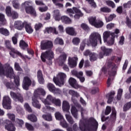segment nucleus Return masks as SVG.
I'll list each match as a JSON object with an SVG mask.
<instances>
[{"label":"nucleus","instance_id":"1","mask_svg":"<svg viewBox=\"0 0 131 131\" xmlns=\"http://www.w3.org/2000/svg\"><path fill=\"white\" fill-rule=\"evenodd\" d=\"M81 110V114L82 116V119L79 122V128L82 131H88V130H97L98 128V122L94 119L91 118L89 121L83 118V113L85 112V110H83L82 107H79Z\"/></svg>","mask_w":131,"mask_h":131},{"label":"nucleus","instance_id":"2","mask_svg":"<svg viewBox=\"0 0 131 131\" xmlns=\"http://www.w3.org/2000/svg\"><path fill=\"white\" fill-rule=\"evenodd\" d=\"M5 75L9 78H14V82L16 86L20 85V77L19 76H15L13 68L9 63L3 65L0 62V76Z\"/></svg>","mask_w":131,"mask_h":131},{"label":"nucleus","instance_id":"3","mask_svg":"<svg viewBox=\"0 0 131 131\" xmlns=\"http://www.w3.org/2000/svg\"><path fill=\"white\" fill-rule=\"evenodd\" d=\"M107 69H108L110 71V76L107 79V86H110V85L111 84V80H112L113 79L111 75L112 76H115V75H116V72L117 71V65L115 64V63L112 61H110L107 64V69L103 67L102 68V71L105 72Z\"/></svg>","mask_w":131,"mask_h":131},{"label":"nucleus","instance_id":"4","mask_svg":"<svg viewBox=\"0 0 131 131\" xmlns=\"http://www.w3.org/2000/svg\"><path fill=\"white\" fill-rule=\"evenodd\" d=\"M46 95V91L41 89L39 88L35 91L34 93V96L32 97V105L35 108H37V109H40V104L37 101V98H39L40 96H45Z\"/></svg>","mask_w":131,"mask_h":131},{"label":"nucleus","instance_id":"5","mask_svg":"<svg viewBox=\"0 0 131 131\" xmlns=\"http://www.w3.org/2000/svg\"><path fill=\"white\" fill-rule=\"evenodd\" d=\"M98 41H99L101 45L102 44V37L101 36V34L98 32L92 33L90 36L88 45H91L92 47H96Z\"/></svg>","mask_w":131,"mask_h":131},{"label":"nucleus","instance_id":"6","mask_svg":"<svg viewBox=\"0 0 131 131\" xmlns=\"http://www.w3.org/2000/svg\"><path fill=\"white\" fill-rule=\"evenodd\" d=\"M66 74L64 73H59L56 77L53 78V81L58 86H63L66 81Z\"/></svg>","mask_w":131,"mask_h":131},{"label":"nucleus","instance_id":"7","mask_svg":"<svg viewBox=\"0 0 131 131\" xmlns=\"http://www.w3.org/2000/svg\"><path fill=\"white\" fill-rule=\"evenodd\" d=\"M54 100L55 98L53 97V96H52L51 95H48L45 100L42 99V102H43L45 105H46L45 107H44L42 110L43 112H47V110H50V111H54V110H55V108L47 105H52Z\"/></svg>","mask_w":131,"mask_h":131},{"label":"nucleus","instance_id":"8","mask_svg":"<svg viewBox=\"0 0 131 131\" xmlns=\"http://www.w3.org/2000/svg\"><path fill=\"white\" fill-rule=\"evenodd\" d=\"M66 13L68 14L70 17H73V15L75 14V19H79V17H82V16H83V14L81 13V11L76 7L68 9L66 11Z\"/></svg>","mask_w":131,"mask_h":131},{"label":"nucleus","instance_id":"9","mask_svg":"<svg viewBox=\"0 0 131 131\" xmlns=\"http://www.w3.org/2000/svg\"><path fill=\"white\" fill-rule=\"evenodd\" d=\"M41 59L42 62H46V60H48L50 61L49 62V65L52 64V60L54 59V52L52 50H48L45 52H43L41 55Z\"/></svg>","mask_w":131,"mask_h":131},{"label":"nucleus","instance_id":"10","mask_svg":"<svg viewBox=\"0 0 131 131\" xmlns=\"http://www.w3.org/2000/svg\"><path fill=\"white\" fill-rule=\"evenodd\" d=\"M31 2L29 1H26L25 3H23L21 4L22 7H25L26 8V12L27 13V14H30L32 15V16H34V17H36V12L32 8V7L30 6L28 7L29 6H30L31 5Z\"/></svg>","mask_w":131,"mask_h":131},{"label":"nucleus","instance_id":"11","mask_svg":"<svg viewBox=\"0 0 131 131\" xmlns=\"http://www.w3.org/2000/svg\"><path fill=\"white\" fill-rule=\"evenodd\" d=\"M5 45L7 49L11 50V52H10V54L11 56H12L13 58H15L17 55H18L20 57H21V58H24V56H23V55H22V54L20 53V52L15 50V49L12 48V47L11 46V43L9 40H6Z\"/></svg>","mask_w":131,"mask_h":131},{"label":"nucleus","instance_id":"12","mask_svg":"<svg viewBox=\"0 0 131 131\" xmlns=\"http://www.w3.org/2000/svg\"><path fill=\"white\" fill-rule=\"evenodd\" d=\"M55 117L56 120H60V124L62 127H68V123L65 121L64 117L61 114V113L57 112L55 113Z\"/></svg>","mask_w":131,"mask_h":131},{"label":"nucleus","instance_id":"13","mask_svg":"<svg viewBox=\"0 0 131 131\" xmlns=\"http://www.w3.org/2000/svg\"><path fill=\"white\" fill-rule=\"evenodd\" d=\"M30 85H31V79L28 76L24 77L22 83L23 89L27 91Z\"/></svg>","mask_w":131,"mask_h":131},{"label":"nucleus","instance_id":"14","mask_svg":"<svg viewBox=\"0 0 131 131\" xmlns=\"http://www.w3.org/2000/svg\"><path fill=\"white\" fill-rule=\"evenodd\" d=\"M11 98L8 96H5L3 97V106L5 109H11Z\"/></svg>","mask_w":131,"mask_h":131},{"label":"nucleus","instance_id":"15","mask_svg":"<svg viewBox=\"0 0 131 131\" xmlns=\"http://www.w3.org/2000/svg\"><path fill=\"white\" fill-rule=\"evenodd\" d=\"M101 52L99 53V57L102 59L104 56H108L112 53V49H107L106 47L102 46L101 48Z\"/></svg>","mask_w":131,"mask_h":131},{"label":"nucleus","instance_id":"16","mask_svg":"<svg viewBox=\"0 0 131 131\" xmlns=\"http://www.w3.org/2000/svg\"><path fill=\"white\" fill-rule=\"evenodd\" d=\"M69 94L72 95V102L76 106H77V105H78V103H77V100L76 99H77V98L79 97V94L73 90H70Z\"/></svg>","mask_w":131,"mask_h":131},{"label":"nucleus","instance_id":"17","mask_svg":"<svg viewBox=\"0 0 131 131\" xmlns=\"http://www.w3.org/2000/svg\"><path fill=\"white\" fill-rule=\"evenodd\" d=\"M119 33V30L116 29L115 30V34L114 36H112L110 38L107 39L105 43H106L108 46H113L114 45V42L115 41V37H117V34Z\"/></svg>","mask_w":131,"mask_h":131},{"label":"nucleus","instance_id":"18","mask_svg":"<svg viewBox=\"0 0 131 131\" xmlns=\"http://www.w3.org/2000/svg\"><path fill=\"white\" fill-rule=\"evenodd\" d=\"M4 125L5 126V129L8 131H15L16 130V127L11 123V121L9 120H6L4 121Z\"/></svg>","mask_w":131,"mask_h":131},{"label":"nucleus","instance_id":"19","mask_svg":"<svg viewBox=\"0 0 131 131\" xmlns=\"http://www.w3.org/2000/svg\"><path fill=\"white\" fill-rule=\"evenodd\" d=\"M68 64L70 68H74L77 65V58L69 57L68 58Z\"/></svg>","mask_w":131,"mask_h":131},{"label":"nucleus","instance_id":"20","mask_svg":"<svg viewBox=\"0 0 131 131\" xmlns=\"http://www.w3.org/2000/svg\"><path fill=\"white\" fill-rule=\"evenodd\" d=\"M10 96L12 99H13L14 101H15L17 102L18 101L19 102H23V97H22V96H21V94L17 93L16 94V93L13 92H10Z\"/></svg>","mask_w":131,"mask_h":131},{"label":"nucleus","instance_id":"21","mask_svg":"<svg viewBox=\"0 0 131 131\" xmlns=\"http://www.w3.org/2000/svg\"><path fill=\"white\" fill-rule=\"evenodd\" d=\"M53 47V42L51 41H43L41 42V49L47 50Z\"/></svg>","mask_w":131,"mask_h":131},{"label":"nucleus","instance_id":"22","mask_svg":"<svg viewBox=\"0 0 131 131\" xmlns=\"http://www.w3.org/2000/svg\"><path fill=\"white\" fill-rule=\"evenodd\" d=\"M14 28L17 30H22L25 26V21L22 22L20 20H16L14 22Z\"/></svg>","mask_w":131,"mask_h":131},{"label":"nucleus","instance_id":"23","mask_svg":"<svg viewBox=\"0 0 131 131\" xmlns=\"http://www.w3.org/2000/svg\"><path fill=\"white\" fill-rule=\"evenodd\" d=\"M69 82L70 85L74 88V89H81L82 88V86L77 83L76 80L74 78H70L69 80Z\"/></svg>","mask_w":131,"mask_h":131},{"label":"nucleus","instance_id":"24","mask_svg":"<svg viewBox=\"0 0 131 131\" xmlns=\"http://www.w3.org/2000/svg\"><path fill=\"white\" fill-rule=\"evenodd\" d=\"M115 34V32L111 33L110 31H105L103 33V39L104 42H106L107 41V39L110 37V35H111V37L114 36V35Z\"/></svg>","mask_w":131,"mask_h":131},{"label":"nucleus","instance_id":"25","mask_svg":"<svg viewBox=\"0 0 131 131\" xmlns=\"http://www.w3.org/2000/svg\"><path fill=\"white\" fill-rule=\"evenodd\" d=\"M66 32L69 34V35H72L74 36L77 34L76 31H75V29L72 27H68L66 29Z\"/></svg>","mask_w":131,"mask_h":131},{"label":"nucleus","instance_id":"26","mask_svg":"<svg viewBox=\"0 0 131 131\" xmlns=\"http://www.w3.org/2000/svg\"><path fill=\"white\" fill-rule=\"evenodd\" d=\"M25 26L26 32L29 34L33 32V29L31 27V25L28 23L27 21H25Z\"/></svg>","mask_w":131,"mask_h":131},{"label":"nucleus","instance_id":"27","mask_svg":"<svg viewBox=\"0 0 131 131\" xmlns=\"http://www.w3.org/2000/svg\"><path fill=\"white\" fill-rule=\"evenodd\" d=\"M70 109V104L69 102L66 100H64L62 102V110L64 112H69Z\"/></svg>","mask_w":131,"mask_h":131},{"label":"nucleus","instance_id":"28","mask_svg":"<svg viewBox=\"0 0 131 131\" xmlns=\"http://www.w3.org/2000/svg\"><path fill=\"white\" fill-rule=\"evenodd\" d=\"M115 95V92L112 91L111 93L106 95V98L108 99L107 103L110 104L113 101V98Z\"/></svg>","mask_w":131,"mask_h":131},{"label":"nucleus","instance_id":"29","mask_svg":"<svg viewBox=\"0 0 131 131\" xmlns=\"http://www.w3.org/2000/svg\"><path fill=\"white\" fill-rule=\"evenodd\" d=\"M60 11L58 10H55L54 11L53 17L56 21H60Z\"/></svg>","mask_w":131,"mask_h":131},{"label":"nucleus","instance_id":"30","mask_svg":"<svg viewBox=\"0 0 131 131\" xmlns=\"http://www.w3.org/2000/svg\"><path fill=\"white\" fill-rule=\"evenodd\" d=\"M62 22L66 24H71L72 21L67 16H62L61 18Z\"/></svg>","mask_w":131,"mask_h":131},{"label":"nucleus","instance_id":"31","mask_svg":"<svg viewBox=\"0 0 131 131\" xmlns=\"http://www.w3.org/2000/svg\"><path fill=\"white\" fill-rule=\"evenodd\" d=\"M71 113L74 118L77 119L78 118V114H77V110L75 106H72L71 110Z\"/></svg>","mask_w":131,"mask_h":131},{"label":"nucleus","instance_id":"32","mask_svg":"<svg viewBox=\"0 0 131 131\" xmlns=\"http://www.w3.org/2000/svg\"><path fill=\"white\" fill-rule=\"evenodd\" d=\"M67 58V55L65 53H62L58 58V61L59 63H61L62 62V63L65 62L66 60V59Z\"/></svg>","mask_w":131,"mask_h":131},{"label":"nucleus","instance_id":"33","mask_svg":"<svg viewBox=\"0 0 131 131\" xmlns=\"http://www.w3.org/2000/svg\"><path fill=\"white\" fill-rule=\"evenodd\" d=\"M66 118L67 121L70 124H73V123H74V120H73V118H72V117H71V116L70 115V114H66Z\"/></svg>","mask_w":131,"mask_h":131},{"label":"nucleus","instance_id":"34","mask_svg":"<svg viewBox=\"0 0 131 131\" xmlns=\"http://www.w3.org/2000/svg\"><path fill=\"white\" fill-rule=\"evenodd\" d=\"M0 33H1V34H3V35H5V36H8V35L10 34L9 30L4 28H0Z\"/></svg>","mask_w":131,"mask_h":131},{"label":"nucleus","instance_id":"35","mask_svg":"<svg viewBox=\"0 0 131 131\" xmlns=\"http://www.w3.org/2000/svg\"><path fill=\"white\" fill-rule=\"evenodd\" d=\"M46 31H47L48 33H52V32H53L54 34H58V31L56 30V28H47Z\"/></svg>","mask_w":131,"mask_h":131},{"label":"nucleus","instance_id":"36","mask_svg":"<svg viewBox=\"0 0 131 131\" xmlns=\"http://www.w3.org/2000/svg\"><path fill=\"white\" fill-rule=\"evenodd\" d=\"M98 55H97L96 53L93 52L90 54V61H91V62H94V61H96Z\"/></svg>","mask_w":131,"mask_h":131},{"label":"nucleus","instance_id":"37","mask_svg":"<svg viewBox=\"0 0 131 131\" xmlns=\"http://www.w3.org/2000/svg\"><path fill=\"white\" fill-rule=\"evenodd\" d=\"M104 26V23L102 21V20H97L96 23L94 25V27H96V28H101V27H103Z\"/></svg>","mask_w":131,"mask_h":131},{"label":"nucleus","instance_id":"38","mask_svg":"<svg viewBox=\"0 0 131 131\" xmlns=\"http://www.w3.org/2000/svg\"><path fill=\"white\" fill-rule=\"evenodd\" d=\"M89 21L90 24L91 25H92V26H94L95 24L96 23L97 20L96 19V16H94V17L92 16L89 18Z\"/></svg>","mask_w":131,"mask_h":131},{"label":"nucleus","instance_id":"39","mask_svg":"<svg viewBox=\"0 0 131 131\" xmlns=\"http://www.w3.org/2000/svg\"><path fill=\"white\" fill-rule=\"evenodd\" d=\"M28 119L32 122H35V121H37V118H36V116H35L34 115H28Z\"/></svg>","mask_w":131,"mask_h":131},{"label":"nucleus","instance_id":"40","mask_svg":"<svg viewBox=\"0 0 131 131\" xmlns=\"http://www.w3.org/2000/svg\"><path fill=\"white\" fill-rule=\"evenodd\" d=\"M52 2H53V3L56 7H58V8H63V7H64L62 4L57 3V2H64V0H52Z\"/></svg>","mask_w":131,"mask_h":131},{"label":"nucleus","instance_id":"41","mask_svg":"<svg viewBox=\"0 0 131 131\" xmlns=\"http://www.w3.org/2000/svg\"><path fill=\"white\" fill-rule=\"evenodd\" d=\"M9 17H11L12 19H17L19 17V14L15 11H12Z\"/></svg>","mask_w":131,"mask_h":131},{"label":"nucleus","instance_id":"42","mask_svg":"<svg viewBox=\"0 0 131 131\" xmlns=\"http://www.w3.org/2000/svg\"><path fill=\"white\" fill-rule=\"evenodd\" d=\"M122 93H123V90L120 89L118 90V94L117 96V101L121 100V97L122 96Z\"/></svg>","mask_w":131,"mask_h":131},{"label":"nucleus","instance_id":"43","mask_svg":"<svg viewBox=\"0 0 131 131\" xmlns=\"http://www.w3.org/2000/svg\"><path fill=\"white\" fill-rule=\"evenodd\" d=\"M54 43H55V45H64V41H63L62 38L58 37L55 39Z\"/></svg>","mask_w":131,"mask_h":131},{"label":"nucleus","instance_id":"44","mask_svg":"<svg viewBox=\"0 0 131 131\" xmlns=\"http://www.w3.org/2000/svg\"><path fill=\"white\" fill-rule=\"evenodd\" d=\"M105 3L107 6H109L110 7H111L112 8H113V9H114V8H115L116 7L115 3H114V2H113L112 1H110V0L106 1Z\"/></svg>","mask_w":131,"mask_h":131},{"label":"nucleus","instance_id":"45","mask_svg":"<svg viewBox=\"0 0 131 131\" xmlns=\"http://www.w3.org/2000/svg\"><path fill=\"white\" fill-rule=\"evenodd\" d=\"M0 21L2 22L4 25H6L7 24V20L5 18V15L2 13H0Z\"/></svg>","mask_w":131,"mask_h":131},{"label":"nucleus","instance_id":"46","mask_svg":"<svg viewBox=\"0 0 131 131\" xmlns=\"http://www.w3.org/2000/svg\"><path fill=\"white\" fill-rule=\"evenodd\" d=\"M47 88L50 92H52V93L54 92V90H55L56 88L55 86L52 83H48L47 85Z\"/></svg>","mask_w":131,"mask_h":131},{"label":"nucleus","instance_id":"47","mask_svg":"<svg viewBox=\"0 0 131 131\" xmlns=\"http://www.w3.org/2000/svg\"><path fill=\"white\" fill-rule=\"evenodd\" d=\"M25 127L28 130L33 131L34 130V127L32 126L31 124H29V123H25Z\"/></svg>","mask_w":131,"mask_h":131},{"label":"nucleus","instance_id":"48","mask_svg":"<svg viewBox=\"0 0 131 131\" xmlns=\"http://www.w3.org/2000/svg\"><path fill=\"white\" fill-rule=\"evenodd\" d=\"M19 47L21 48V49H25V48H27L28 47V45H27L25 41L21 40L19 42Z\"/></svg>","mask_w":131,"mask_h":131},{"label":"nucleus","instance_id":"49","mask_svg":"<svg viewBox=\"0 0 131 131\" xmlns=\"http://www.w3.org/2000/svg\"><path fill=\"white\" fill-rule=\"evenodd\" d=\"M42 118L45 119V120H47L48 121H52V115L51 114H48V115H43L42 116Z\"/></svg>","mask_w":131,"mask_h":131},{"label":"nucleus","instance_id":"50","mask_svg":"<svg viewBox=\"0 0 131 131\" xmlns=\"http://www.w3.org/2000/svg\"><path fill=\"white\" fill-rule=\"evenodd\" d=\"M6 14L8 17H10L11 16V14H12L11 8L10 6H7L6 8Z\"/></svg>","mask_w":131,"mask_h":131},{"label":"nucleus","instance_id":"51","mask_svg":"<svg viewBox=\"0 0 131 131\" xmlns=\"http://www.w3.org/2000/svg\"><path fill=\"white\" fill-rule=\"evenodd\" d=\"M86 2H87L88 4H89V5H91L92 8L97 7V4H96L94 0H86Z\"/></svg>","mask_w":131,"mask_h":131},{"label":"nucleus","instance_id":"52","mask_svg":"<svg viewBox=\"0 0 131 131\" xmlns=\"http://www.w3.org/2000/svg\"><path fill=\"white\" fill-rule=\"evenodd\" d=\"M116 17V15L113 14H111L108 18L105 17V20L106 22H110V21H112L114 18Z\"/></svg>","mask_w":131,"mask_h":131},{"label":"nucleus","instance_id":"53","mask_svg":"<svg viewBox=\"0 0 131 131\" xmlns=\"http://www.w3.org/2000/svg\"><path fill=\"white\" fill-rule=\"evenodd\" d=\"M52 104H54L56 106H61V100L59 99L54 98V100Z\"/></svg>","mask_w":131,"mask_h":131},{"label":"nucleus","instance_id":"54","mask_svg":"<svg viewBox=\"0 0 131 131\" xmlns=\"http://www.w3.org/2000/svg\"><path fill=\"white\" fill-rule=\"evenodd\" d=\"M72 42L74 45L77 46L80 42V39L78 37H75L73 39Z\"/></svg>","mask_w":131,"mask_h":131},{"label":"nucleus","instance_id":"55","mask_svg":"<svg viewBox=\"0 0 131 131\" xmlns=\"http://www.w3.org/2000/svg\"><path fill=\"white\" fill-rule=\"evenodd\" d=\"M101 12H103V13H110L111 12V9L107 7H103L100 9Z\"/></svg>","mask_w":131,"mask_h":131},{"label":"nucleus","instance_id":"56","mask_svg":"<svg viewBox=\"0 0 131 131\" xmlns=\"http://www.w3.org/2000/svg\"><path fill=\"white\" fill-rule=\"evenodd\" d=\"M7 116L9 119H11L12 121H15V115L11 113L7 114Z\"/></svg>","mask_w":131,"mask_h":131},{"label":"nucleus","instance_id":"57","mask_svg":"<svg viewBox=\"0 0 131 131\" xmlns=\"http://www.w3.org/2000/svg\"><path fill=\"white\" fill-rule=\"evenodd\" d=\"M13 7L14 9H19L20 8V4L19 3L15 2V0L12 1Z\"/></svg>","mask_w":131,"mask_h":131},{"label":"nucleus","instance_id":"58","mask_svg":"<svg viewBox=\"0 0 131 131\" xmlns=\"http://www.w3.org/2000/svg\"><path fill=\"white\" fill-rule=\"evenodd\" d=\"M24 107L28 111V112H32V110L31 109V107H30V106H29V104L28 103H25L24 105Z\"/></svg>","mask_w":131,"mask_h":131},{"label":"nucleus","instance_id":"59","mask_svg":"<svg viewBox=\"0 0 131 131\" xmlns=\"http://www.w3.org/2000/svg\"><path fill=\"white\" fill-rule=\"evenodd\" d=\"M99 92V88H93L91 90L90 92L92 95H95V94H97Z\"/></svg>","mask_w":131,"mask_h":131},{"label":"nucleus","instance_id":"60","mask_svg":"<svg viewBox=\"0 0 131 131\" xmlns=\"http://www.w3.org/2000/svg\"><path fill=\"white\" fill-rule=\"evenodd\" d=\"M111 118H112V119H116V111H115V107H113V111L111 115Z\"/></svg>","mask_w":131,"mask_h":131},{"label":"nucleus","instance_id":"61","mask_svg":"<svg viewBox=\"0 0 131 131\" xmlns=\"http://www.w3.org/2000/svg\"><path fill=\"white\" fill-rule=\"evenodd\" d=\"M14 68L17 71H22V69L19 66V63L15 62L14 64Z\"/></svg>","mask_w":131,"mask_h":131},{"label":"nucleus","instance_id":"62","mask_svg":"<svg viewBox=\"0 0 131 131\" xmlns=\"http://www.w3.org/2000/svg\"><path fill=\"white\" fill-rule=\"evenodd\" d=\"M111 112V107L107 106L105 110V115H108Z\"/></svg>","mask_w":131,"mask_h":131},{"label":"nucleus","instance_id":"63","mask_svg":"<svg viewBox=\"0 0 131 131\" xmlns=\"http://www.w3.org/2000/svg\"><path fill=\"white\" fill-rule=\"evenodd\" d=\"M41 27H42V25L41 23L36 24L35 25V29L36 30H39Z\"/></svg>","mask_w":131,"mask_h":131},{"label":"nucleus","instance_id":"64","mask_svg":"<svg viewBox=\"0 0 131 131\" xmlns=\"http://www.w3.org/2000/svg\"><path fill=\"white\" fill-rule=\"evenodd\" d=\"M123 6L125 9L131 8V1H128L127 3L124 4Z\"/></svg>","mask_w":131,"mask_h":131}]
</instances>
